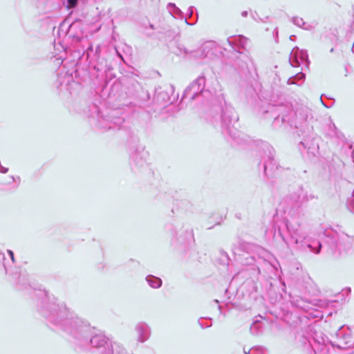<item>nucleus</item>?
<instances>
[{
	"label": "nucleus",
	"instance_id": "obj_12",
	"mask_svg": "<svg viewBox=\"0 0 354 354\" xmlns=\"http://www.w3.org/2000/svg\"><path fill=\"white\" fill-rule=\"evenodd\" d=\"M247 41L248 39L242 35L228 37L226 41L230 48L238 53L240 52V48H245Z\"/></svg>",
	"mask_w": 354,
	"mask_h": 354
},
{
	"label": "nucleus",
	"instance_id": "obj_16",
	"mask_svg": "<svg viewBox=\"0 0 354 354\" xmlns=\"http://www.w3.org/2000/svg\"><path fill=\"white\" fill-rule=\"evenodd\" d=\"M167 9L169 10V12L170 14H171L173 16L176 15V17H178L180 19H183L185 23L189 26H193L195 23L194 22H189L187 21V17L184 16L183 12L181 11V10L178 8L175 3H169L167 4Z\"/></svg>",
	"mask_w": 354,
	"mask_h": 354
},
{
	"label": "nucleus",
	"instance_id": "obj_19",
	"mask_svg": "<svg viewBox=\"0 0 354 354\" xmlns=\"http://www.w3.org/2000/svg\"><path fill=\"white\" fill-rule=\"evenodd\" d=\"M250 17L257 22L267 23L269 21V17H261L255 11L250 12Z\"/></svg>",
	"mask_w": 354,
	"mask_h": 354
},
{
	"label": "nucleus",
	"instance_id": "obj_35",
	"mask_svg": "<svg viewBox=\"0 0 354 354\" xmlns=\"http://www.w3.org/2000/svg\"><path fill=\"white\" fill-rule=\"evenodd\" d=\"M0 255H1V257H2V258H3V259H5V257H4V254H3V253H1V252H0Z\"/></svg>",
	"mask_w": 354,
	"mask_h": 354
},
{
	"label": "nucleus",
	"instance_id": "obj_22",
	"mask_svg": "<svg viewBox=\"0 0 354 354\" xmlns=\"http://www.w3.org/2000/svg\"><path fill=\"white\" fill-rule=\"evenodd\" d=\"M347 207L348 210L354 214V190L352 193V196L348 200Z\"/></svg>",
	"mask_w": 354,
	"mask_h": 354
},
{
	"label": "nucleus",
	"instance_id": "obj_20",
	"mask_svg": "<svg viewBox=\"0 0 354 354\" xmlns=\"http://www.w3.org/2000/svg\"><path fill=\"white\" fill-rule=\"evenodd\" d=\"M292 22L298 27L302 28L305 30H308L310 26H306V23L302 18L294 17L292 19Z\"/></svg>",
	"mask_w": 354,
	"mask_h": 354
},
{
	"label": "nucleus",
	"instance_id": "obj_11",
	"mask_svg": "<svg viewBox=\"0 0 354 354\" xmlns=\"http://www.w3.org/2000/svg\"><path fill=\"white\" fill-rule=\"evenodd\" d=\"M83 23L80 19L72 22L68 28L67 35L73 42H80L84 39Z\"/></svg>",
	"mask_w": 354,
	"mask_h": 354
},
{
	"label": "nucleus",
	"instance_id": "obj_33",
	"mask_svg": "<svg viewBox=\"0 0 354 354\" xmlns=\"http://www.w3.org/2000/svg\"><path fill=\"white\" fill-rule=\"evenodd\" d=\"M352 160H353V162H354V151H352Z\"/></svg>",
	"mask_w": 354,
	"mask_h": 354
},
{
	"label": "nucleus",
	"instance_id": "obj_17",
	"mask_svg": "<svg viewBox=\"0 0 354 354\" xmlns=\"http://www.w3.org/2000/svg\"><path fill=\"white\" fill-rule=\"evenodd\" d=\"M146 281L148 285L152 288H159L162 286V280L158 277L149 274L146 277Z\"/></svg>",
	"mask_w": 354,
	"mask_h": 354
},
{
	"label": "nucleus",
	"instance_id": "obj_18",
	"mask_svg": "<svg viewBox=\"0 0 354 354\" xmlns=\"http://www.w3.org/2000/svg\"><path fill=\"white\" fill-rule=\"evenodd\" d=\"M155 97L158 102H167L169 100L167 93L163 91L156 90Z\"/></svg>",
	"mask_w": 354,
	"mask_h": 354
},
{
	"label": "nucleus",
	"instance_id": "obj_38",
	"mask_svg": "<svg viewBox=\"0 0 354 354\" xmlns=\"http://www.w3.org/2000/svg\"><path fill=\"white\" fill-rule=\"evenodd\" d=\"M346 291L351 292V288H348L346 289Z\"/></svg>",
	"mask_w": 354,
	"mask_h": 354
},
{
	"label": "nucleus",
	"instance_id": "obj_6",
	"mask_svg": "<svg viewBox=\"0 0 354 354\" xmlns=\"http://www.w3.org/2000/svg\"><path fill=\"white\" fill-rule=\"evenodd\" d=\"M342 328V326L340 327L336 332V340L331 342L332 346L342 350L353 348L354 339L351 331L349 329L345 330Z\"/></svg>",
	"mask_w": 354,
	"mask_h": 354
},
{
	"label": "nucleus",
	"instance_id": "obj_9",
	"mask_svg": "<svg viewBox=\"0 0 354 354\" xmlns=\"http://www.w3.org/2000/svg\"><path fill=\"white\" fill-rule=\"evenodd\" d=\"M118 112L112 111L105 116H102L100 121V127L104 129H120L124 122V118L118 115Z\"/></svg>",
	"mask_w": 354,
	"mask_h": 354
},
{
	"label": "nucleus",
	"instance_id": "obj_26",
	"mask_svg": "<svg viewBox=\"0 0 354 354\" xmlns=\"http://www.w3.org/2000/svg\"><path fill=\"white\" fill-rule=\"evenodd\" d=\"M7 252H8L9 257H10L12 261L14 263L15 262L14 252L12 250H8Z\"/></svg>",
	"mask_w": 354,
	"mask_h": 354
},
{
	"label": "nucleus",
	"instance_id": "obj_29",
	"mask_svg": "<svg viewBox=\"0 0 354 354\" xmlns=\"http://www.w3.org/2000/svg\"><path fill=\"white\" fill-rule=\"evenodd\" d=\"M90 51H93V46L91 44H89V46L86 48V52L88 54H89Z\"/></svg>",
	"mask_w": 354,
	"mask_h": 354
},
{
	"label": "nucleus",
	"instance_id": "obj_23",
	"mask_svg": "<svg viewBox=\"0 0 354 354\" xmlns=\"http://www.w3.org/2000/svg\"><path fill=\"white\" fill-rule=\"evenodd\" d=\"M266 348L263 346H254L252 348V354H264Z\"/></svg>",
	"mask_w": 354,
	"mask_h": 354
},
{
	"label": "nucleus",
	"instance_id": "obj_2",
	"mask_svg": "<svg viewBox=\"0 0 354 354\" xmlns=\"http://www.w3.org/2000/svg\"><path fill=\"white\" fill-rule=\"evenodd\" d=\"M315 198V196L313 194H308L302 186H299L286 198L287 205L284 209L286 218L284 222L289 238H286L279 227L277 233L287 247L293 244L302 251L308 250L315 254L320 252L322 247L320 241L310 238L301 227L307 203Z\"/></svg>",
	"mask_w": 354,
	"mask_h": 354
},
{
	"label": "nucleus",
	"instance_id": "obj_36",
	"mask_svg": "<svg viewBox=\"0 0 354 354\" xmlns=\"http://www.w3.org/2000/svg\"><path fill=\"white\" fill-rule=\"evenodd\" d=\"M352 51H353V53H354V44H353V46H352Z\"/></svg>",
	"mask_w": 354,
	"mask_h": 354
},
{
	"label": "nucleus",
	"instance_id": "obj_14",
	"mask_svg": "<svg viewBox=\"0 0 354 354\" xmlns=\"http://www.w3.org/2000/svg\"><path fill=\"white\" fill-rule=\"evenodd\" d=\"M302 146L308 154L315 156L318 153L319 145L315 139L304 138L299 144Z\"/></svg>",
	"mask_w": 354,
	"mask_h": 354
},
{
	"label": "nucleus",
	"instance_id": "obj_30",
	"mask_svg": "<svg viewBox=\"0 0 354 354\" xmlns=\"http://www.w3.org/2000/svg\"><path fill=\"white\" fill-rule=\"evenodd\" d=\"M243 352H244V354H252V348L248 351H246L245 348H244Z\"/></svg>",
	"mask_w": 354,
	"mask_h": 354
},
{
	"label": "nucleus",
	"instance_id": "obj_24",
	"mask_svg": "<svg viewBox=\"0 0 354 354\" xmlns=\"http://www.w3.org/2000/svg\"><path fill=\"white\" fill-rule=\"evenodd\" d=\"M80 0H66V7L68 9L75 8Z\"/></svg>",
	"mask_w": 354,
	"mask_h": 354
},
{
	"label": "nucleus",
	"instance_id": "obj_32",
	"mask_svg": "<svg viewBox=\"0 0 354 354\" xmlns=\"http://www.w3.org/2000/svg\"><path fill=\"white\" fill-rule=\"evenodd\" d=\"M319 347H321L322 350L326 351V352H328V349L326 346L322 345V346H319Z\"/></svg>",
	"mask_w": 354,
	"mask_h": 354
},
{
	"label": "nucleus",
	"instance_id": "obj_39",
	"mask_svg": "<svg viewBox=\"0 0 354 354\" xmlns=\"http://www.w3.org/2000/svg\"><path fill=\"white\" fill-rule=\"evenodd\" d=\"M99 48H100V46H97L96 48V52L98 50Z\"/></svg>",
	"mask_w": 354,
	"mask_h": 354
},
{
	"label": "nucleus",
	"instance_id": "obj_10",
	"mask_svg": "<svg viewBox=\"0 0 354 354\" xmlns=\"http://www.w3.org/2000/svg\"><path fill=\"white\" fill-rule=\"evenodd\" d=\"M289 62L293 67H297L301 63L305 64L306 66L308 67L310 64V61L307 50L299 49L297 46L295 47L290 54Z\"/></svg>",
	"mask_w": 354,
	"mask_h": 354
},
{
	"label": "nucleus",
	"instance_id": "obj_8",
	"mask_svg": "<svg viewBox=\"0 0 354 354\" xmlns=\"http://www.w3.org/2000/svg\"><path fill=\"white\" fill-rule=\"evenodd\" d=\"M307 115H301L299 118L297 112L293 111H288V114L283 113L281 116L279 115L274 118V124L277 125V123L281 120L282 123H287L290 126H293L295 128H299V126L302 125V123L306 120Z\"/></svg>",
	"mask_w": 354,
	"mask_h": 354
},
{
	"label": "nucleus",
	"instance_id": "obj_31",
	"mask_svg": "<svg viewBox=\"0 0 354 354\" xmlns=\"http://www.w3.org/2000/svg\"><path fill=\"white\" fill-rule=\"evenodd\" d=\"M248 15V12L245 10L241 12V16L243 17H246Z\"/></svg>",
	"mask_w": 354,
	"mask_h": 354
},
{
	"label": "nucleus",
	"instance_id": "obj_3",
	"mask_svg": "<svg viewBox=\"0 0 354 354\" xmlns=\"http://www.w3.org/2000/svg\"><path fill=\"white\" fill-rule=\"evenodd\" d=\"M221 127L232 139L236 140L239 137L237 130L239 116L231 104L226 102L221 106Z\"/></svg>",
	"mask_w": 354,
	"mask_h": 354
},
{
	"label": "nucleus",
	"instance_id": "obj_27",
	"mask_svg": "<svg viewBox=\"0 0 354 354\" xmlns=\"http://www.w3.org/2000/svg\"><path fill=\"white\" fill-rule=\"evenodd\" d=\"M193 13H194V7L193 6L189 7V8H188L189 17H191L192 16Z\"/></svg>",
	"mask_w": 354,
	"mask_h": 354
},
{
	"label": "nucleus",
	"instance_id": "obj_7",
	"mask_svg": "<svg viewBox=\"0 0 354 354\" xmlns=\"http://www.w3.org/2000/svg\"><path fill=\"white\" fill-rule=\"evenodd\" d=\"M332 236L335 239V248L340 252H346L353 247L354 243L353 235H349L341 230H335Z\"/></svg>",
	"mask_w": 354,
	"mask_h": 354
},
{
	"label": "nucleus",
	"instance_id": "obj_15",
	"mask_svg": "<svg viewBox=\"0 0 354 354\" xmlns=\"http://www.w3.org/2000/svg\"><path fill=\"white\" fill-rule=\"evenodd\" d=\"M136 330L138 335V340L140 342H145L150 335V328L145 323H139L136 326Z\"/></svg>",
	"mask_w": 354,
	"mask_h": 354
},
{
	"label": "nucleus",
	"instance_id": "obj_1",
	"mask_svg": "<svg viewBox=\"0 0 354 354\" xmlns=\"http://www.w3.org/2000/svg\"><path fill=\"white\" fill-rule=\"evenodd\" d=\"M42 297L40 313L45 317L57 330H61L71 335L81 346L88 343L94 348H103L106 351L109 347L108 339L103 334H95L94 328L77 317L66 308L63 302L50 296L46 292H41Z\"/></svg>",
	"mask_w": 354,
	"mask_h": 354
},
{
	"label": "nucleus",
	"instance_id": "obj_13",
	"mask_svg": "<svg viewBox=\"0 0 354 354\" xmlns=\"http://www.w3.org/2000/svg\"><path fill=\"white\" fill-rule=\"evenodd\" d=\"M147 152L142 151H136L131 156V165L133 168H142L145 167L147 164L146 158L147 156Z\"/></svg>",
	"mask_w": 354,
	"mask_h": 354
},
{
	"label": "nucleus",
	"instance_id": "obj_37",
	"mask_svg": "<svg viewBox=\"0 0 354 354\" xmlns=\"http://www.w3.org/2000/svg\"><path fill=\"white\" fill-rule=\"evenodd\" d=\"M346 291L351 292V288H348L346 289Z\"/></svg>",
	"mask_w": 354,
	"mask_h": 354
},
{
	"label": "nucleus",
	"instance_id": "obj_5",
	"mask_svg": "<svg viewBox=\"0 0 354 354\" xmlns=\"http://www.w3.org/2000/svg\"><path fill=\"white\" fill-rule=\"evenodd\" d=\"M205 77L202 75L194 80L185 90L183 98L194 100L200 95H203L205 93H209L205 89Z\"/></svg>",
	"mask_w": 354,
	"mask_h": 354
},
{
	"label": "nucleus",
	"instance_id": "obj_21",
	"mask_svg": "<svg viewBox=\"0 0 354 354\" xmlns=\"http://www.w3.org/2000/svg\"><path fill=\"white\" fill-rule=\"evenodd\" d=\"M305 77L306 75L304 73L299 72L288 80V84H297L296 80L304 82Z\"/></svg>",
	"mask_w": 354,
	"mask_h": 354
},
{
	"label": "nucleus",
	"instance_id": "obj_4",
	"mask_svg": "<svg viewBox=\"0 0 354 354\" xmlns=\"http://www.w3.org/2000/svg\"><path fill=\"white\" fill-rule=\"evenodd\" d=\"M261 149L263 153L261 157V161L263 162V166L265 175L268 178L277 176L281 167L274 159V149L266 142H261Z\"/></svg>",
	"mask_w": 354,
	"mask_h": 354
},
{
	"label": "nucleus",
	"instance_id": "obj_34",
	"mask_svg": "<svg viewBox=\"0 0 354 354\" xmlns=\"http://www.w3.org/2000/svg\"><path fill=\"white\" fill-rule=\"evenodd\" d=\"M117 53H118V56H119L122 59H123L122 55H120L118 52H117Z\"/></svg>",
	"mask_w": 354,
	"mask_h": 354
},
{
	"label": "nucleus",
	"instance_id": "obj_28",
	"mask_svg": "<svg viewBox=\"0 0 354 354\" xmlns=\"http://www.w3.org/2000/svg\"><path fill=\"white\" fill-rule=\"evenodd\" d=\"M10 179L12 180V182H15L17 180L19 181V183L20 182V177L19 176H17V177H15L13 176H10Z\"/></svg>",
	"mask_w": 354,
	"mask_h": 354
},
{
	"label": "nucleus",
	"instance_id": "obj_41",
	"mask_svg": "<svg viewBox=\"0 0 354 354\" xmlns=\"http://www.w3.org/2000/svg\"><path fill=\"white\" fill-rule=\"evenodd\" d=\"M349 148H350V149H352V145H351L349 146Z\"/></svg>",
	"mask_w": 354,
	"mask_h": 354
},
{
	"label": "nucleus",
	"instance_id": "obj_25",
	"mask_svg": "<svg viewBox=\"0 0 354 354\" xmlns=\"http://www.w3.org/2000/svg\"><path fill=\"white\" fill-rule=\"evenodd\" d=\"M330 129L333 131L330 134V136H338L337 133V128L335 125V124H332L330 125Z\"/></svg>",
	"mask_w": 354,
	"mask_h": 354
},
{
	"label": "nucleus",
	"instance_id": "obj_40",
	"mask_svg": "<svg viewBox=\"0 0 354 354\" xmlns=\"http://www.w3.org/2000/svg\"><path fill=\"white\" fill-rule=\"evenodd\" d=\"M333 50H334L333 48H331L330 51V53H333Z\"/></svg>",
	"mask_w": 354,
	"mask_h": 354
}]
</instances>
